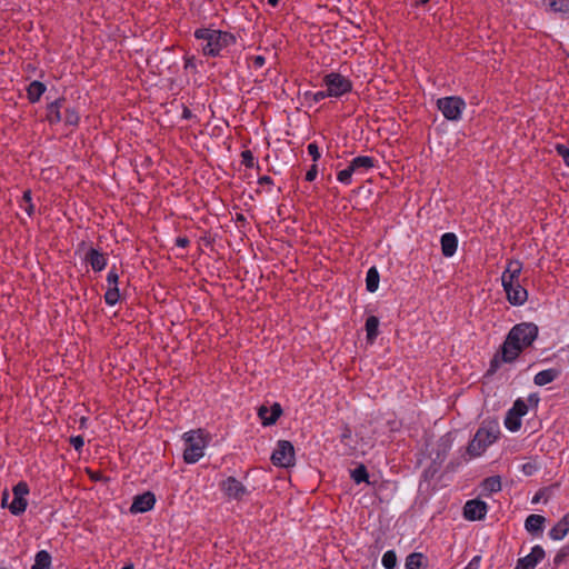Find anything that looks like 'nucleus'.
<instances>
[{
  "label": "nucleus",
  "mask_w": 569,
  "mask_h": 569,
  "mask_svg": "<svg viewBox=\"0 0 569 569\" xmlns=\"http://www.w3.org/2000/svg\"><path fill=\"white\" fill-rule=\"evenodd\" d=\"M86 261L90 263L94 271H101L107 266V258L103 253L94 248H91L86 254Z\"/></svg>",
  "instance_id": "17"
},
{
  "label": "nucleus",
  "mask_w": 569,
  "mask_h": 569,
  "mask_svg": "<svg viewBox=\"0 0 569 569\" xmlns=\"http://www.w3.org/2000/svg\"><path fill=\"white\" fill-rule=\"evenodd\" d=\"M441 251L445 257H452L458 247V238L452 232H447L441 237Z\"/></svg>",
  "instance_id": "16"
},
{
  "label": "nucleus",
  "mask_w": 569,
  "mask_h": 569,
  "mask_svg": "<svg viewBox=\"0 0 569 569\" xmlns=\"http://www.w3.org/2000/svg\"><path fill=\"white\" fill-rule=\"evenodd\" d=\"M381 562L386 569H393L397 566L396 552L393 550H388L387 552H385Z\"/></svg>",
  "instance_id": "35"
},
{
  "label": "nucleus",
  "mask_w": 569,
  "mask_h": 569,
  "mask_svg": "<svg viewBox=\"0 0 569 569\" xmlns=\"http://www.w3.org/2000/svg\"><path fill=\"white\" fill-rule=\"evenodd\" d=\"M323 82L327 87L326 94H330V97L336 98L351 91L352 88L350 80L340 73L327 74L323 79Z\"/></svg>",
  "instance_id": "6"
},
{
  "label": "nucleus",
  "mask_w": 569,
  "mask_h": 569,
  "mask_svg": "<svg viewBox=\"0 0 569 569\" xmlns=\"http://www.w3.org/2000/svg\"><path fill=\"white\" fill-rule=\"evenodd\" d=\"M271 461L278 467H290L295 462V448L288 440H280L271 455Z\"/></svg>",
  "instance_id": "7"
},
{
  "label": "nucleus",
  "mask_w": 569,
  "mask_h": 569,
  "mask_svg": "<svg viewBox=\"0 0 569 569\" xmlns=\"http://www.w3.org/2000/svg\"><path fill=\"white\" fill-rule=\"evenodd\" d=\"M546 519L540 515H530L527 517L525 528L530 533H537L542 531V527Z\"/></svg>",
  "instance_id": "21"
},
{
  "label": "nucleus",
  "mask_w": 569,
  "mask_h": 569,
  "mask_svg": "<svg viewBox=\"0 0 569 569\" xmlns=\"http://www.w3.org/2000/svg\"><path fill=\"white\" fill-rule=\"evenodd\" d=\"M184 68H186V69H188V68H194V58H193V57H191V58H187V59H186Z\"/></svg>",
  "instance_id": "53"
},
{
  "label": "nucleus",
  "mask_w": 569,
  "mask_h": 569,
  "mask_svg": "<svg viewBox=\"0 0 569 569\" xmlns=\"http://www.w3.org/2000/svg\"><path fill=\"white\" fill-rule=\"evenodd\" d=\"M64 102V99H57L48 106L47 119L50 123L62 121L61 108Z\"/></svg>",
  "instance_id": "20"
},
{
  "label": "nucleus",
  "mask_w": 569,
  "mask_h": 569,
  "mask_svg": "<svg viewBox=\"0 0 569 569\" xmlns=\"http://www.w3.org/2000/svg\"><path fill=\"white\" fill-rule=\"evenodd\" d=\"M511 410V415L523 417L528 412V406L522 399H517L513 402Z\"/></svg>",
  "instance_id": "36"
},
{
  "label": "nucleus",
  "mask_w": 569,
  "mask_h": 569,
  "mask_svg": "<svg viewBox=\"0 0 569 569\" xmlns=\"http://www.w3.org/2000/svg\"><path fill=\"white\" fill-rule=\"evenodd\" d=\"M538 326L532 322H521L511 328L501 346V361L512 362L538 337Z\"/></svg>",
  "instance_id": "1"
},
{
  "label": "nucleus",
  "mask_w": 569,
  "mask_h": 569,
  "mask_svg": "<svg viewBox=\"0 0 569 569\" xmlns=\"http://www.w3.org/2000/svg\"><path fill=\"white\" fill-rule=\"evenodd\" d=\"M279 1H280V0H268V3H269L270 6H272V7H276V6H278Z\"/></svg>",
  "instance_id": "56"
},
{
  "label": "nucleus",
  "mask_w": 569,
  "mask_h": 569,
  "mask_svg": "<svg viewBox=\"0 0 569 569\" xmlns=\"http://www.w3.org/2000/svg\"><path fill=\"white\" fill-rule=\"evenodd\" d=\"M499 365H500V360L498 358V355L493 357V359L491 360L490 362V368L488 370L489 373H493L498 370L499 368Z\"/></svg>",
  "instance_id": "45"
},
{
  "label": "nucleus",
  "mask_w": 569,
  "mask_h": 569,
  "mask_svg": "<svg viewBox=\"0 0 569 569\" xmlns=\"http://www.w3.org/2000/svg\"><path fill=\"white\" fill-rule=\"evenodd\" d=\"M258 183L260 186H271L273 183V180L269 176H262L258 179Z\"/></svg>",
  "instance_id": "48"
},
{
  "label": "nucleus",
  "mask_w": 569,
  "mask_h": 569,
  "mask_svg": "<svg viewBox=\"0 0 569 569\" xmlns=\"http://www.w3.org/2000/svg\"><path fill=\"white\" fill-rule=\"evenodd\" d=\"M8 498H9V493H8V491L6 490V491H3V493H2V501H1L2 507L8 506V505H7Z\"/></svg>",
  "instance_id": "55"
},
{
  "label": "nucleus",
  "mask_w": 569,
  "mask_h": 569,
  "mask_svg": "<svg viewBox=\"0 0 569 569\" xmlns=\"http://www.w3.org/2000/svg\"><path fill=\"white\" fill-rule=\"evenodd\" d=\"M515 569H520V568H517V567H516Z\"/></svg>",
  "instance_id": "64"
},
{
  "label": "nucleus",
  "mask_w": 569,
  "mask_h": 569,
  "mask_svg": "<svg viewBox=\"0 0 569 569\" xmlns=\"http://www.w3.org/2000/svg\"><path fill=\"white\" fill-rule=\"evenodd\" d=\"M430 0H416V2L418 4H426L427 2H429Z\"/></svg>",
  "instance_id": "57"
},
{
  "label": "nucleus",
  "mask_w": 569,
  "mask_h": 569,
  "mask_svg": "<svg viewBox=\"0 0 569 569\" xmlns=\"http://www.w3.org/2000/svg\"><path fill=\"white\" fill-rule=\"evenodd\" d=\"M51 567V556L47 550H41L37 552L34 558V563L31 569H50Z\"/></svg>",
  "instance_id": "25"
},
{
  "label": "nucleus",
  "mask_w": 569,
  "mask_h": 569,
  "mask_svg": "<svg viewBox=\"0 0 569 569\" xmlns=\"http://www.w3.org/2000/svg\"><path fill=\"white\" fill-rule=\"evenodd\" d=\"M13 500L8 505L10 512L14 516L23 513L27 509L28 501L26 497L29 495V486L24 481L18 482L13 488Z\"/></svg>",
  "instance_id": "8"
},
{
  "label": "nucleus",
  "mask_w": 569,
  "mask_h": 569,
  "mask_svg": "<svg viewBox=\"0 0 569 569\" xmlns=\"http://www.w3.org/2000/svg\"><path fill=\"white\" fill-rule=\"evenodd\" d=\"M487 509L486 502L478 499L469 500L463 507V516L470 521L481 520L485 518Z\"/></svg>",
  "instance_id": "10"
},
{
  "label": "nucleus",
  "mask_w": 569,
  "mask_h": 569,
  "mask_svg": "<svg viewBox=\"0 0 569 569\" xmlns=\"http://www.w3.org/2000/svg\"><path fill=\"white\" fill-rule=\"evenodd\" d=\"M503 290L507 293L508 301L513 306H521L527 301L528 292L519 282L512 283L510 287H503Z\"/></svg>",
  "instance_id": "14"
},
{
  "label": "nucleus",
  "mask_w": 569,
  "mask_h": 569,
  "mask_svg": "<svg viewBox=\"0 0 569 569\" xmlns=\"http://www.w3.org/2000/svg\"><path fill=\"white\" fill-rule=\"evenodd\" d=\"M91 478H92V479H94V480L100 479V478H99L98 476H96V475H91Z\"/></svg>",
  "instance_id": "62"
},
{
  "label": "nucleus",
  "mask_w": 569,
  "mask_h": 569,
  "mask_svg": "<svg viewBox=\"0 0 569 569\" xmlns=\"http://www.w3.org/2000/svg\"><path fill=\"white\" fill-rule=\"evenodd\" d=\"M194 37L206 42L202 46V52L204 56L210 57L218 56L222 49L233 44L236 41L231 33L209 28L197 29Z\"/></svg>",
  "instance_id": "2"
},
{
  "label": "nucleus",
  "mask_w": 569,
  "mask_h": 569,
  "mask_svg": "<svg viewBox=\"0 0 569 569\" xmlns=\"http://www.w3.org/2000/svg\"><path fill=\"white\" fill-rule=\"evenodd\" d=\"M437 107L447 120L457 121L461 118L466 102L460 97L451 96L438 99Z\"/></svg>",
  "instance_id": "5"
},
{
  "label": "nucleus",
  "mask_w": 569,
  "mask_h": 569,
  "mask_svg": "<svg viewBox=\"0 0 569 569\" xmlns=\"http://www.w3.org/2000/svg\"><path fill=\"white\" fill-rule=\"evenodd\" d=\"M264 62H266V59L262 56H256L253 58V66L256 68H261L264 64Z\"/></svg>",
  "instance_id": "51"
},
{
  "label": "nucleus",
  "mask_w": 569,
  "mask_h": 569,
  "mask_svg": "<svg viewBox=\"0 0 569 569\" xmlns=\"http://www.w3.org/2000/svg\"><path fill=\"white\" fill-rule=\"evenodd\" d=\"M556 151L559 156H561L563 162L569 167V149L563 144H557Z\"/></svg>",
  "instance_id": "40"
},
{
  "label": "nucleus",
  "mask_w": 569,
  "mask_h": 569,
  "mask_svg": "<svg viewBox=\"0 0 569 569\" xmlns=\"http://www.w3.org/2000/svg\"><path fill=\"white\" fill-rule=\"evenodd\" d=\"M546 556L543 548L539 545L531 549V552L523 558H520L517 563V568L520 569H533L538 562H540Z\"/></svg>",
  "instance_id": "13"
},
{
  "label": "nucleus",
  "mask_w": 569,
  "mask_h": 569,
  "mask_svg": "<svg viewBox=\"0 0 569 569\" xmlns=\"http://www.w3.org/2000/svg\"><path fill=\"white\" fill-rule=\"evenodd\" d=\"M379 319L376 316H370L366 320L367 340L373 342L378 336Z\"/></svg>",
  "instance_id": "24"
},
{
  "label": "nucleus",
  "mask_w": 569,
  "mask_h": 569,
  "mask_svg": "<svg viewBox=\"0 0 569 569\" xmlns=\"http://www.w3.org/2000/svg\"><path fill=\"white\" fill-rule=\"evenodd\" d=\"M186 448L183 459L187 463H194L203 457V450L207 446L206 435L201 429L191 430L183 435Z\"/></svg>",
  "instance_id": "4"
},
{
  "label": "nucleus",
  "mask_w": 569,
  "mask_h": 569,
  "mask_svg": "<svg viewBox=\"0 0 569 569\" xmlns=\"http://www.w3.org/2000/svg\"><path fill=\"white\" fill-rule=\"evenodd\" d=\"M348 436H349V430H347V431L342 435V437H343V438H346V437H348Z\"/></svg>",
  "instance_id": "61"
},
{
  "label": "nucleus",
  "mask_w": 569,
  "mask_h": 569,
  "mask_svg": "<svg viewBox=\"0 0 569 569\" xmlns=\"http://www.w3.org/2000/svg\"><path fill=\"white\" fill-rule=\"evenodd\" d=\"M501 490V479L499 476H492L482 481V491L490 495Z\"/></svg>",
  "instance_id": "26"
},
{
  "label": "nucleus",
  "mask_w": 569,
  "mask_h": 569,
  "mask_svg": "<svg viewBox=\"0 0 569 569\" xmlns=\"http://www.w3.org/2000/svg\"><path fill=\"white\" fill-rule=\"evenodd\" d=\"M317 174H318L317 164H312L306 173V180L311 182L316 179Z\"/></svg>",
  "instance_id": "44"
},
{
  "label": "nucleus",
  "mask_w": 569,
  "mask_h": 569,
  "mask_svg": "<svg viewBox=\"0 0 569 569\" xmlns=\"http://www.w3.org/2000/svg\"><path fill=\"white\" fill-rule=\"evenodd\" d=\"M423 555L420 552L410 553L406 559V569H423Z\"/></svg>",
  "instance_id": "28"
},
{
  "label": "nucleus",
  "mask_w": 569,
  "mask_h": 569,
  "mask_svg": "<svg viewBox=\"0 0 569 569\" xmlns=\"http://www.w3.org/2000/svg\"><path fill=\"white\" fill-rule=\"evenodd\" d=\"M281 413L282 408L278 402H274L270 409L266 406H261L258 409V416L262 420L263 426H271L276 423Z\"/></svg>",
  "instance_id": "15"
},
{
  "label": "nucleus",
  "mask_w": 569,
  "mask_h": 569,
  "mask_svg": "<svg viewBox=\"0 0 569 569\" xmlns=\"http://www.w3.org/2000/svg\"><path fill=\"white\" fill-rule=\"evenodd\" d=\"M351 478L356 483L368 482V471L365 465H359L351 471Z\"/></svg>",
  "instance_id": "30"
},
{
  "label": "nucleus",
  "mask_w": 569,
  "mask_h": 569,
  "mask_svg": "<svg viewBox=\"0 0 569 569\" xmlns=\"http://www.w3.org/2000/svg\"><path fill=\"white\" fill-rule=\"evenodd\" d=\"M119 276L114 268H112L108 276H107V282L109 287H118Z\"/></svg>",
  "instance_id": "41"
},
{
  "label": "nucleus",
  "mask_w": 569,
  "mask_h": 569,
  "mask_svg": "<svg viewBox=\"0 0 569 569\" xmlns=\"http://www.w3.org/2000/svg\"><path fill=\"white\" fill-rule=\"evenodd\" d=\"M182 117L184 119H190L192 117L191 111L187 107L183 108Z\"/></svg>",
  "instance_id": "54"
},
{
  "label": "nucleus",
  "mask_w": 569,
  "mask_h": 569,
  "mask_svg": "<svg viewBox=\"0 0 569 569\" xmlns=\"http://www.w3.org/2000/svg\"><path fill=\"white\" fill-rule=\"evenodd\" d=\"M550 10L553 12L568 13L569 12V0H550Z\"/></svg>",
  "instance_id": "32"
},
{
  "label": "nucleus",
  "mask_w": 569,
  "mask_h": 569,
  "mask_svg": "<svg viewBox=\"0 0 569 569\" xmlns=\"http://www.w3.org/2000/svg\"><path fill=\"white\" fill-rule=\"evenodd\" d=\"M539 499H540V496H538V495H537V496L533 498V502L538 501Z\"/></svg>",
  "instance_id": "63"
},
{
  "label": "nucleus",
  "mask_w": 569,
  "mask_h": 569,
  "mask_svg": "<svg viewBox=\"0 0 569 569\" xmlns=\"http://www.w3.org/2000/svg\"><path fill=\"white\" fill-rule=\"evenodd\" d=\"M237 220H238V221H244V217H243L242 214H238V216H237Z\"/></svg>",
  "instance_id": "59"
},
{
  "label": "nucleus",
  "mask_w": 569,
  "mask_h": 569,
  "mask_svg": "<svg viewBox=\"0 0 569 569\" xmlns=\"http://www.w3.org/2000/svg\"><path fill=\"white\" fill-rule=\"evenodd\" d=\"M122 569H133V565H131V563H130V565H127V566H124Z\"/></svg>",
  "instance_id": "60"
},
{
  "label": "nucleus",
  "mask_w": 569,
  "mask_h": 569,
  "mask_svg": "<svg viewBox=\"0 0 569 569\" xmlns=\"http://www.w3.org/2000/svg\"><path fill=\"white\" fill-rule=\"evenodd\" d=\"M379 272L376 267H371L366 277V287L369 292H375L379 286Z\"/></svg>",
  "instance_id": "27"
},
{
  "label": "nucleus",
  "mask_w": 569,
  "mask_h": 569,
  "mask_svg": "<svg viewBox=\"0 0 569 569\" xmlns=\"http://www.w3.org/2000/svg\"><path fill=\"white\" fill-rule=\"evenodd\" d=\"M521 271L522 263L519 260H510L501 276L502 287H510L512 283L519 282Z\"/></svg>",
  "instance_id": "11"
},
{
  "label": "nucleus",
  "mask_w": 569,
  "mask_h": 569,
  "mask_svg": "<svg viewBox=\"0 0 569 569\" xmlns=\"http://www.w3.org/2000/svg\"><path fill=\"white\" fill-rule=\"evenodd\" d=\"M120 293L118 287H109L104 293L106 303L109 306H113L119 301Z\"/></svg>",
  "instance_id": "34"
},
{
  "label": "nucleus",
  "mask_w": 569,
  "mask_h": 569,
  "mask_svg": "<svg viewBox=\"0 0 569 569\" xmlns=\"http://www.w3.org/2000/svg\"><path fill=\"white\" fill-rule=\"evenodd\" d=\"M536 467L531 463H525L522 466V471L526 476H531L535 471Z\"/></svg>",
  "instance_id": "49"
},
{
  "label": "nucleus",
  "mask_w": 569,
  "mask_h": 569,
  "mask_svg": "<svg viewBox=\"0 0 569 569\" xmlns=\"http://www.w3.org/2000/svg\"><path fill=\"white\" fill-rule=\"evenodd\" d=\"M539 396L537 393H532L528 397V402L531 405V406H535L537 407L538 403H539Z\"/></svg>",
  "instance_id": "52"
},
{
  "label": "nucleus",
  "mask_w": 569,
  "mask_h": 569,
  "mask_svg": "<svg viewBox=\"0 0 569 569\" xmlns=\"http://www.w3.org/2000/svg\"><path fill=\"white\" fill-rule=\"evenodd\" d=\"M79 113L74 109L66 108L64 116H62V121H64L68 126H77L79 122Z\"/></svg>",
  "instance_id": "33"
},
{
  "label": "nucleus",
  "mask_w": 569,
  "mask_h": 569,
  "mask_svg": "<svg viewBox=\"0 0 569 569\" xmlns=\"http://www.w3.org/2000/svg\"><path fill=\"white\" fill-rule=\"evenodd\" d=\"M480 566V557L476 556L471 559V561L466 566L465 569H479Z\"/></svg>",
  "instance_id": "46"
},
{
  "label": "nucleus",
  "mask_w": 569,
  "mask_h": 569,
  "mask_svg": "<svg viewBox=\"0 0 569 569\" xmlns=\"http://www.w3.org/2000/svg\"><path fill=\"white\" fill-rule=\"evenodd\" d=\"M505 426L512 432L518 431L521 427V417L511 415V410L509 409L506 415Z\"/></svg>",
  "instance_id": "29"
},
{
  "label": "nucleus",
  "mask_w": 569,
  "mask_h": 569,
  "mask_svg": "<svg viewBox=\"0 0 569 569\" xmlns=\"http://www.w3.org/2000/svg\"><path fill=\"white\" fill-rule=\"evenodd\" d=\"M70 443L73 446V448L77 451H80L82 449L83 445H84L83 437H81V436L71 437L70 438Z\"/></svg>",
  "instance_id": "42"
},
{
  "label": "nucleus",
  "mask_w": 569,
  "mask_h": 569,
  "mask_svg": "<svg viewBox=\"0 0 569 569\" xmlns=\"http://www.w3.org/2000/svg\"><path fill=\"white\" fill-rule=\"evenodd\" d=\"M241 163L247 168H252L254 166V157L250 150L241 152Z\"/></svg>",
  "instance_id": "39"
},
{
  "label": "nucleus",
  "mask_w": 569,
  "mask_h": 569,
  "mask_svg": "<svg viewBox=\"0 0 569 569\" xmlns=\"http://www.w3.org/2000/svg\"><path fill=\"white\" fill-rule=\"evenodd\" d=\"M156 503V496L151 491H147L142 495L134 497L133 502L130 507V511L133 513L147 512L153 508Z\"/></svg>",
  "instance_id": "12"
},
{
  "label": "nucleus",
  "mask_w": 569,
  "mask_h": 569,
  "mask_svg": "<svg viewBox=\"0 0 569 569\" xmlns=\"http://www.w3.org/2000/svg\"><path fill=\"white\" fill-rule=\"evenodd\" d=\"M189 243H190V241L187 237H178L176 239V246H178L180 248H186L189 246Z\"/></svg>",
  "instance_id": "47"
},
{
  "label": "nucleus",
  "mask_w": 569,
  "mask_h": 569,
  "mask_svg": "<svg viewBox=\"0 0 569 569\" xmlns=\"http://www.w3.org/2000/svg\"><path fill=\"white\" fill-rule=\"evenodd\" d=\"M20 207L31 217L34 212V206L32 203L31 191L26 190L22 196Z\"/></svg>",
  "instance_id": "31"
},
{
  "label": "nucleus",
  "mask_w": 569,
  "mask_h": 569,
  "mask_svg": "<svg viewBox=\"0 0 569 569\" xmlns=\"http://www.w3.org/2000/svg\"><path fill=\"white\" fill-rule=\"evenodd\" d=\"M560 373H561V371L557 368L546 369V370L538 372L535 376L533 382H535V385L540 386V387L546 386V385L552 382L553 380H556L560 376Z\"/></svg>",
  "instance_id": "18"
},
{
  "label": "nucleus",
  "mask_w": 569,
  "mask_h": 569,
  "mask_svg": "<svg viewBox=\"0 0 569 569\" xmlns=\"http://www.w3.org/2000/svg\"><path fill=\"white\" fill-rule=\"evenodd\" d=\"M46 91V86L40 81H32L27 88V94L30 102L34 103L39 101L41 96Z\"/></svg>",
  "instance_id": "22"
},
{
  "label": "nucleus",
  "mask_w": 569,
  "mask_h": 569,
  "mask_svg": "<svg viewBox=\"0 0 569 569\" xmlns=\"http://www.w3.org/2000/svg\"><path fill=\"white\" fill-rule=\"evenodd\" d=\"M569 557V545L563 546L555 556L553 563L556 567L560 566L565 559Z\"/></svg>",
  "instance_id": "38"
},
{
  "label": "nucleus",
  "mask_w": 569,
  "mask_h": 569,
  "mask_svg": "<svg viewBox=\"0 0 569 569\" xmlns=\"http://www.w3.org/2000/svg\"><path fill=\"white\" fill-rule=\"evenodd\" d=\"M569 531V526L565 521L563 518H561L549 531V537L552 540H561L563 539Z\"/></svg>",
  "instance_id": "23"
},
{
  "label": "nucleus",
  "mask_w": 569,
  "mask_h": 569,
  "mask_svg": "<svg viewBox=\"0 0 569 569\" xmlns=\"http://www.w3.org/2000/svg\"><path fill=\"white\" fill-rule=\"evenodd\" d=\"M500 430L497 422H486L477 430L472 440L467 447V452L471 457L481 456L486 449L492 445L499 437Z\"/></svg>",
  "instance_id": "3"
},
{
  "label": "nucleus",
  "mask_w": 569,
  "mask_h": 569,
  "mask_svg": "<svg viewBox=\"0 0 569 569\" xmlns=\"http://www.w3.org/2000/svg\"><path fill=\"white\" fill-rule=\"evenodd\" d=\"M220 489L229 499L233 500H242L249 493L246 486L234 477H228L221 481Z\"/></svg>",
  "instance_id": "9"
},
{
  "label": "nucleus",
  "mask_w": 569,
  "mask_h": 569,
  "mask_svg": "<svg viewBox=\"0 0 569 569\" xmlns=\"http://www.w3.org/2000/svg\"><path fill=\"white\" fill-rule=\"evenodd\" d=\"M330 97V94H326V91H318L313 94L312 99L315 102H320L322 99Z\"/></svg>",
  "instance_id": "50"
},
{
  "label": "nucleus",
  "mask_w": 569,
  "mask_h": 569,
  "mask_svg": "<svg viewBox=\"0 0 569 569\" xmlns=\"http://www.w3.org/2000/svg\"><path fill=\"white\" fill-rule=\"evenodd\" d=\"M353 173H355V171L351 170V164H349L348 168H346L337 173V179L339 182H341L343 184H350L351 177Z\"/></svg>",
  "instance_id": "37"
},
{
  "label": "nucleus",
  "mask_w": 569,
  "mask_h": 569,
  "mask_svg": "<svg viewBox=\"0 0 569 569\" xmlns=\"http://www.w3.org/2000/svg\"><path fill=\"white\" fill-rule=\"evenodd\" d=\"M351 170L356 172H365L375 167V159L369 156H359L351 160Z\"/></svg>",
  "instance_id": "19"
},
{
  "label": "nucleus",
  "mask_w": 569,
  "mask_h": 569,
  "mask_svg": "<svg viewBox=\"0 0 569 569\" xmlns=\"http://www.w3.org/2000/svg\"><path fill=\"white\" fill-rule=\"evenodd\" d=\"M308 152L312 157V160L316 162L320 158L319 148L316 143L308 144Z\"/></svg>",
  "instance_id": "43"
},
{
  "label": "nucleus",
  "mask_w": 569,
  "mask_h": 569,
  "mask_svg": "<svg viewBox=\"0 0 569 569\" xmlns=\"http://www.w3.org/2000/svg\"><path fill=\"white\" fill-rule=\"evenodd\" d=\"M567 525L569 526V512L562 517Z\"/></svg>",
  "instance_id": "58"
}]
</instances>
